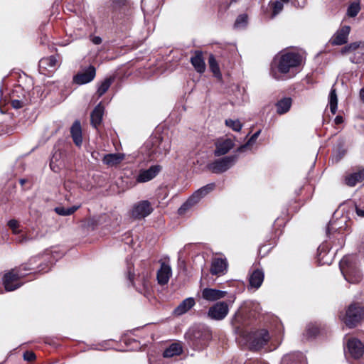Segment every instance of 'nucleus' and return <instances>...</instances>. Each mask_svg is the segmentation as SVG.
I'll return each mask as SVG.
<instances>
[{"mask_svg":"<svg viewBox=\"0 0 364 364\" xmlns=\"http://www.w3.org/2000/svg\"><path fill=\"white\" fill-rule=\"evenodd\" d=\"M304 53L300 51H284L274 59L270 75L277 80H285L295 75V70L301 65Z\"/></svg>","mask_w":364,"mask_h":364,"instance_id":"f257e3e1","label":"nucleus"},{"mask_svg":"<svg viewBox=\"0 0 364 364\" xmlns=\"http://www.w3.org/2000/svg\"><path fill=\"white\" fill-rule=\"evenodd\" d=\"M363 316L364 309L358 303L351 304L345 312H341L339 315L341 320L350 328L355 327L362 321Z\"/></svg>","mask_w":364,"mask_h":364,"instance_id":"f03ea898","label":"nucleus"},{"mask_svg":"<svg viewBox=\"0 0 364 364\" xmlns=\"http://www.w3.org/2000/svg\"><path fill=\"white\" fill-rule=\"evenodd\" d=\"M353 256H346L340 262L341 271L350 283H357L361 279L360 271L353 264Z\"/></svg>","mask_w":364,"mask_h":364,"instance_id":"7ed1b4c3","label":"nucleus"},{"mask_svg":"<svg viewBox=\"0 0 364 364\" xmlns=\"http://www.w3.org/2000/svg\"><path fill=\"white\" fill-rule=\"evenodd\" d=\"M235 296L232 295L228 301H218L209 308L208 316L213 320L220 321L224 319L229 312V306L234 303Z\"/></svg>","mask_w":364,"mask_h":364,"instance_id":"20e7f679","label":"nucleus"},{"mask_svg":"<svg viewBox=\"0 0 364 364\" xmlns=\"http://www.w3.org/2000/svg\"><path fill=\"white\" fill-rule=\"evenodd\" d=\"M215 187V184L214 183H211L207 184L196 191L193 193V194L187 200V201L181 206L179 209V213H181L183 210H186L189 207L198 203L201 198L208 194L210 192L214 190Z\"/></svg>","mask_w":364,"mask_h":364,"instance_id":"39448f33","label":"nucleus"},{"mask_svg":"<svg viewBox=\"0 0 364 364\" xmlns=\"http://www.w3.org/2000/svg\"><path fill=\"white\" fill-rule=\"evenodd\" d=\"M236 160V156H225L208 164L207 168L214 173H221L229 169L235 163Z\"/></svg>","mask_w":364,"mask_h":364,"instance_id":"423d86ee","label":"nucleus"},{"mask_svg":"<svg viewBox=\"0 0 364 364\" xmlns=\"http://www.w3.org/2000/svg\"><path fill=\"white\" fill-rule=\"evenodd\" d=\"M20 270L21 267L19 269H13L4 274L3 284L6 291H14L21 286L18 280L23 277V274L20 272Z\"/></svg>","mask_w":364,"mask_h":364,"instance_id":"0eeeda50","label":"nucleus"},{"mask_svg":"<svg viewBox=\"0 0 364 364\" xmlns=\"http://www.w3.org/2000/svg\"><path fill=\"white\" fill-rule=\"evenodd\" d=\"M153 211V208L149 200H141L135 203L131 210V215L134 219H143L149 215Z\"/></svg>","mask_w":364,"mask_h":364,"instance_id":"6e6552de","label":"nucleus"},{"mask_svg":"<svg viewBox=\"0 0 364 364\" xmlns=\"http://www.w3.org/2000/svg\"><path fill=\"white\" fill-rule=\"evenodd\" d=\"M128 278L139 292L144 295L149 292L151 284L150 275L148 272H143L141 275H139L136 282L133 283V275L131 274V271L129 270Z\"/></svg>","mask_w":364,"mask_h":364,"instance_id":"1a4fd4ad","label":"nucleus"},{"mask_svg":"<svg viewBox=\"0 0 364 364\" xmlns=\"http://www.w3.org/2000/svg\"><path fill=\"white\" fill-rule=\"evenodd\" d=\"M269 339L270 336L267 330L261 329L255 331L250 338V348L254 350H257L266 345Z\"/></svg>","mask_w":364,"mask_h":364,"instance_id":"9d476101","label":"nucleus"},{"mask_svg":"<svg viewBox=\"0 0 364 364\" xmlns=\"http://www.w3.org/2000/svg\"><path fill=\"white\" fill-rule=\"evenodd\" d=\"M347 221L346 216H342L340 218H336V213H334L333 218L329 221L326 228V237L331 238V235H334L336 232H341L346 229V224Z\"/></svg>","mask_w":364,"mask_h":364,"instance_id":"9b49d317","label":"nucleus"},{"mask_svg":"<svg viewBox=\"0 0 364 364\" xmlns=\"http://www.w3.org/2000/svg\"><path fill=\"white\" fill-rule=\"evenodd\" d=\"M60 61L61 60L59 55L41 58L38 65L41 73L46 74V71H55L60 66Z\"/></svg>","mask_w":364,"mask_h":364,"instance_id":"f8f14e48","label":"nucleus"},{"mask_svg":"<svg viewBox=\"0 0 364 364\" xmlns=\"http://www.w3.org/2000/svg\"><path fill=\"white\" fill-rule=\"evenodd\" d=\"M187 336L192 341L193 345L197 348H201L206 345L210 338V334L206 331L196 328L191 330L187 333Z\"/></svg>","mask_w":364,"mask_h":364,"instance_id":"ddd939ff","label":"nucleus"},{"mask_svg":"<svg viewBox=\"0 0 364 364\" xmlns=\"http://www.w3.org/2000/svg\"><path fill=\"white\" fill-rule=\"evenodd\" d=\"M162 170L160 165L156 164L151 166L148 169L140 170L136 178L137 183H146L154 179Z\"/></svg>","mask_w":364,"mask_h":364,"instance_id":"4468645a","label":"nucleus"},{"mask_svg":"<svg viewBox=\"0 0 364 364\" xmlns=\"http://www.w3.org/2000/svg\"><path fill=\"white\" fill-rule=\"evenodd\" d=\"M348 353L354 358H360L364 353V345L358 339L352 338L348 341Z\"/></svg>","mask_w":364,"mask_h":364,"instance_id":"2eb2a0df","label":"nucleus"},{"mask_svg":"<svg viewBox=\"0 0 364 364\" xmlns=\"http://www.w3.org/2000/svg\"><path fill=\"white\" fill-rule=\"evenodd\" d=\"M96 70L94 66L90 65L84 71L77 73L74 77V82L78 85H83L91 82L95 77Z\"/></svg>","mask_w":364,"mask_h":364,"instance_id":"dca6fc26","label":"nucleus"},{"mask_svg":"<svg viewBox=\"0 0 364 364\" xmlns=\"http://www.w3.org/2000/svg\"><path fill=\"white\" fill-rule=\"evenodd\" d=\"M201 294L202 298L208 301H216L225 298L228 295L226 291L212 288H205Z\"/></svg>","mask_w":364,"mask_h":364,"instance_id":"f3484780","label":"nucleus"},{"mask_svg":"<svg viewBox=\"0 0 364 364\" xmlns=\"http://www.w3.org/2000/svg\"><path fill=\"white\" fill-rule=\"evenodd\" d=\"M113 12L129 15L132 8L129 0H110Z\"/></svg>","mask_w":364,"mask_h":364,"instance_id":"a211bd4d","label":"nucleus"},{"mask_svg":"<svg viewBox=\"0 0 364 364\" xmlns=\"http://www.w3.org/2000/svg\"><path fill=\"white\" fill-rule=\"evenodd\" d=\"M228 268L226 259L214 258L211 262L210 273L213 275L224 274Z\"/></svg>","mask_w":364,"mask_h":364,"instance_id":"6ab92c4d","label":"nucleus"},{"mask_svg":"<svg viewBox=\"0 0 364 364\" xmlns=\"http://www.w3.org/2000/svg\"><path fill=\"white\" fill-rule=\"evenodd\" d=\"M172 274L171 268L166 262H161V267L157 272V280L159 284H166Z\"/></svg>","mask_w":364,"mask_h":364,"instance_id":"aec40b11","label":"nucleus"},{"mask_svg":"<svg viewBox=\"0 0 364 364\" xmlns=\"http://www.w3.org/2000/svg\"><path fill=\"white\" fill-rule=\"evenodd\" d=\"M350 31L348 26H342L332 38V43L334 45H343L347 42L348 37Z\"/></svg>","mask_w":364,"mask_h":364,"instance_id":"412c9836","label":"nucleus"},{"mask_svg":"<svg viewBox=\"0 0 364 364\" xmlns=\"http://www.w3.org/2000/svg\"><path fill=\"white\" fill-rule=\"evenodd\" d=\"M234 146L232 139H226L216 144V149L214 154L216 156H220L227 154Z\"/></svg>","mask_w":364,"mask_h":364,"instance_id":"4be33fe9","label":"nucleus"},{"mask_svg":"<svg viewBox=\"0 0 364 364\" xmlns=\"http://www.w3.org/2000/svg\"><path fill=\"white\" fill-rule=\"evenodd\" d=\"M104 106L102 105V103H99L94 110L92 112L90 115V120L92 125L97 128L102 122V117L104 114Z\"/></svg>","mask_w":364,"mask_h":364,"instance_id":"5701e85b","label":"nucleus"},{"mask_svg":"<svg viewBox=\"0 0 364 364\" xmlns=\"http://www.w3.org/2000/svg\"><path fill=\"white\" fill-rule=\"evenodd\" d=\"M124 159V154L121 153L105 154L102 158L103 163L108 166H115Z\"/></svg>","mask_w":364,"mask_h":364,"instance_id":"b1692460","label":"nucleus"},{"mask_svg":"<svg viewBox=\"0 0 364 364\" xmlns=\"http://www.w3.org/2000/svg\"><path fill=\"white\" fill-rule=\"evenodd\" d=\"M70 134L75 144L80 146L82 143V129L80 122L76 120L70 128Z\"/></svg>","mask_w":364,"mask_h":364,"instance_id":"393cba45","label":"nucleus"},{"mask_svg":"<svg viewBox=\"0 0 364 364\" xmlns=\"http://www.w3.org/2000/svg\"><path fill=\"white\" fill-rule=\"evenodd\" d=\"M159 141L157 147L153 151V154L156 155V159L164 157L167 155L171 149V143L169 141H164L156 139Z\"/></svg>","mask_w":364,"mask_h":364,"instance_id":"a878e982","label":"nucleus"},{"mask_svg":"<svg viewBox=\"0 0 364 364\" xmlns=\"http://www.w3.org/2000/svg\"><path fill=\"white\" fill-rule=\"evenodd\" d=\"M264 272L262 269H256L250 274L249 282L252 287L258 289L264 281Z\"/></svg>","mask_w":364,"mask_h":364,"instance_id":"bb28decb","label":"nucleus"},{"mask_svg":"<svg viewBox=\"0 0 364 364\" xmlns=\"http://www.w3.org/2000/svg\"><path fill=\"white\" fill-rule=\"evenodd\" d=\"M196 302L193 298L189 297L184 299L174 310L175 314L181 316L188 311Z\"/></svg>","mask_w":364,"mask_h":364,"instance_id":"cd10ccee","label":"nucleus"},{"mask_svg":"<svg viewBox=\"0 0 364 364\" xmlns=\"http://www.w3.org/2000/svg\"><path fill=\"white\" fill-rule=\"evenodd\" d=\"M191 63L197 72L203 73L205 71V64L200 51L195 53V55L191 58Z\"/></svg>","mask_w":364,"mask_h":364,"instance_id":"c85d7f7f","label":"nucleus"},{"mask_svg":"<svg viewBox=\"0 0 364 364\" xmlns=\"http://www.w3.org/2000/svg\"><path fill=\"white\" fill-rule=\"evenodd\" d=\"M364 180V169L352 173L346 177V183L349 186H355Z\"/></svg>","mask_w":364,"mask_h":364,"instance_id":"c756f323","label":"nucleus"},{"mask_svg":"<svg viewBox=\"0 0 364 364\" xmlns=\"http://www.w3.org/2000/svg\"><path fill=\"white\" fill-rule=\"evenodd\" d=\"M183 351L182 346L180 343H173L171 344L163 353L165 358H171L175 355H180Z\"/></svg>","mask_w":364,"mask_h":364,"instance_id":"7c9ffc66","label":"nucleus"},{"mask_svg":"<svg viewBox=\"0 0 364 364\" xmlns=\"http://www.w3.org/2000/svg\"><path fill=\"white\" fill-rule=\"evenodd\" d=\"M291 106V99L290 97H285L277 103V111L280 114H284L289 110Z\"/></svg>","mask_w":364,"mask_h":364,"instance_id":"2f4dec72","label":"nucleus"},{"mask_svg":"<svg viewBox=\"0 0 364 364\" xmlns=\"http://www.w3.org/2000/svg\"><path fill=\"white\" fill-rule=\"evenodd\" d=\"M80 205H73L70 208H65L63 206H58L55 208L54 210L55 212L62 216H68L73 214L77 210L80 208Z\"/></svg>","mask_w":364,"mask_h":364,"instance_id":"473e14b6","label":"nucleus"},{"mask_svg":"<svg viewBox=\"0 0 364 364\" xmlns=\"http://www.w3.org/2000/svg\"><path fill=\"white\" fill-rule=\"evenodd\" d=\"M328 104L331 112L333 114H336L338 107V98L335 89H331L328 96Z\"/></svg>","mask_w":364,"mask_h":364,"instance_id":"72a5a7b5","label":"nucleus"},{"mask_svg":"<svg viewBox=\"0 0 364 364\" xmlns=\"http://www.w3.org/2000/svg\"><path fill=\"white\" fill-rule=\"evenodd\" d=\"M113 81L114 77H110L105 79L101 82L97 91L99 97L102 96L108 90Z\"/></svg>","mask_w":364,"mask_h":364,"instance_id":"f704fd0d","label":"nucleus"},{"mask_svg":"<svg viewBox=\"0 0 364 364\" xmlns=\"http://www.w3.org/2000/svg\"><path fill=\"white\" fill-rule=\"evenodd\" d=\"M208 64L210 69L213 73L214 75L218 77H221L219 65L213 55H210L209 56Z\"/></svg>","mask_w":364,"mask_h":364,"instance_id":"c9c22d12","label":"nucleus"},{"mask_svg":"<svg viewBox=\"0 0 364 364\" xmlns=\"http://www.w3.org/2000/svg\"><path fill=\"white\" fill-rule=\"evenodd\" d=\"M318 333V327L316 324L309 323L306 326V333L304 336L308 338H314Z\"/></svg>","mask_w":364,"mask_h":364,"instance_id":"e433bc0d","label":"nucleus"},{"mask_svg":"<svg viewBox=\"0 0 364 364\" xmlns=\"http://www.w3.org/2000/svg\"><path fill=\"white\" fill-rule=\"evenodd\" d=\"M360 10V4L357 2L352 3L347 9V15L350 17H355Z\"/></svg>","mask_w":364,"mask_h":364,"instance_id":"4c0bfd02","label":"nucleus"},{"mask_svg":"<svg viewBox=\"0 0 364 364\" xmlns=\"http://www.w3.org/2000/svg\"><path fill=\"white\" fill-rule=\"evenodd\" d=\"M225 124L235 132H240L242 127V123L238 119H226Z\"/></svg>","mask_w":364,"mask_h":364,"instance_id":"58836bf2","label":"nucleus"},{"mask_svg":"<svg viewBox=\"0 0 364 364\" xmlns=\"http://www.w3.org/2000/svg\"><path fill=\"white\" fill-rule=\"evenodd\" d=\"M360 45H361V42L352 43L343 47L341 50V53L346 54V53H349L353 51H355V50L358 49L360 47Z\"/></svg>","mask_w":364,"mask_h":364,"instance_id":"ea45409f","label":"nucleus"},{"mask_svg":"<svg viewBox=\"0 0 364 364\" xmlns=\"http://www.w3.org/2000/svg\"><path fill=\"white\" fill-rule=\"evenodd\" d=\"M360 45H361V42L352 43L343 47L341 50V53L346 54V53H349L353 51H355V50L358 49L360 47Z\"/></svg>","mask_w":364,"mask_h":364,"instance_id":"a19ab883","label":"nucleus"},{"mask_svg":"<svg viewBox=\"0 0 364 364\" xmlns=\"http://www.w3.org/2000/svg\"><path fill=\"white\" fill-rule=\"evenodd\" d=\"M283 4L280 1H276L272 3V18L276 16L278 14H279L283 9Z\"/></svg>","mask_w":364,"mask_h":364,"instance_id":"79ce46f5","label":"nucleus"},{"mask_svg":"<svg viewBox=\"0 0 364 364\" xmlns=\"http://www.w3.org/2000/svg\"><path fill=\"white\" fill-rule=\"evenodd\" d=\"M247 21V16L245 14H242L237 16L235 22V27L236 28H240L244 26Z\"/></svg>","mask_w":364,"mask_h":364,"instance_id":"37998d69","label":"nucleus"},{"mask_svg":"<svg viewBox=\"0 0 364 364\" xmlns=\"http://www.w3.org/2000/svg\"><path fill=\"white\" fill-rule=\"evenodd\" d=\"M259 134H260V130H259V131H258V132H255V134H254L250 137V139L248 140V141H247L245 145H243V146H240V147L239 148V150H240V151H242V150H243L244 149H245L247 146L252 145V144L255 141V140L257 139V137L259 136Z\"/></svg>","mask_w":364,"mask_h":364,"instance_id":"c03bdc74","label":"nucleus"},{"mask_svg":"<svg viewBox=\"0 0 364 364\" xmlns=\"http://www.w3.org/2000/svg\"><path fill=\"white\" fill-rule=\"evenodd\" d=\"M18 222L16 220L12 219L8 222V226L12 229L14 233H18L17 228H18Z\"/></svg>","mask_w":364,"mask_h":364,"instance_id":"a18cd8bd","label":"nucleus"},{"mask_svg":"<svg viewBox=\"0 0 364 364\" xmlns=\"http://www.w3.org/2000/svg\"><path fill=\"white\" fill-rule=\"evenodd\" d=\"M11 104L14 109H19L23 107L25 103L23 100H12Z\"/></svg>","mask_w":364,"mask_h":364,"instance_id":"49530a36","label":"nucleus"},{"mask_svg":"<svg viewBox=\"0 0 364 364\" xmlns=\"http://www.w3.org/2000/svg\"><path fill=\"white\" fill-rule=\"evenodd\" d=\"M23 358L26 360L31 361V360H33L35 359L36 355H35V354L33 352L26 351L23 354Z\"/></svg>","mask_w":364,"mask_h":364,"instance_id":"de8ad7c7","label":"nucleus"},{"mask_svg":"<svg viewBox=\"0 0 364 364\" xmlns=\"http://www.w3.org/2000/svg\"><path fill=\"white\" fill-rule=\"evenodd\" d=\"M355 211L358 216L364 218V205L361 206L360 205L355 206Z\"/></svg>","mask_w":364,"mask_h":364,"instance_id":"09e8293b","label":"nucleus"},{"mask_svg":"<svg viewBox=\"0 0 364 364\" xmlns=\"http://www.w3.org/2000/svg\"><path fill=\"white\" fill-rule=\"evenodd\" d=\"M92 41L95 45H99L102 43V38L99 36H95L92 38Z\"/></svg>","mask_w":364,"mask_h":364,"instance_id":"8fccbe9b","label":"nucleus"},{"mask_svg":"<svg viewBox=\"0 0 364 364\" xmlns=\"http://www.w3.org/2000/svg\"><path fill=\"white\" fill-rule=\"evenodd\" d=\"M334 122H335V124H340L343 123V117L339 116V115L336 116L334 119Z\"/></svg>","mask_w":364,"mask_h":364,"instance_id":"3c124183","label":"nucleus"},{"mask_svg":"<svg viewBox=\"0 0 364 364\" xmlns=\"http://www.w3.org/2000/svg\"><path fill=\"white\" fill-rule=\"evenodd\" d=\"M291 358V355H287L282 359V364H288L289 360Z\"/></svg>","mask_w":364,"mask_h":364,"instance_id":"603ef678","label":"nucleus"},{"mask_svg":"<svg viewBox=\"0 0 364 364\" xmlns=\"http://www.w3.org/2000/svg\"><path fill=\"white\" fill-rule=\"evenodd\" d=\"M360 98L361 101L364 103V87H363L360 90Z\"/></svg>","mask_w":364,"mask_h":364,"instance_id":"864d4df0","label":"nucleus"},{"mask_svg":"<svg viewBox=\"0 0 364 364\" xmlns=\"http://www.w3.org/2000/svg\"><path fill=\"white\" fill-rule=\"evenodd\" d=\"M324 247H325L326 250H330V248H331L330 245H329L328 244H327V242H326V241H325V242H323V248L324 249Z\"/></svg>","mask_w":364,"mask_h":364,"instance_id":"5fc2aeb1","label":"nucleus"},{"mask_svg":"<svg viewBox=\"0 0 364 364\" xmlns=\"http://www.w3.org/2000/svg\"><path fill=\"white\" fill-rule=\"evenodd\" d=\"M98 154H99L98 152H92V157L95 159H97V155H98Z\"/></svg>","mask_w":364,"mask_h":364,"instance_id":"6e6d98bb","label":"nucleus"},{"mask_svg":"<svg viewBox=\"0 0 364 364\" xmlns=\"http://www.w3.org/2000/svg\"><path fill=\"white\" fill-rule=\"evenodd\" d=\"M21 183L23 185L24 184V183L26 182V181L24 179H21L20 181Z\"/></svg>","mask_w":364,"mask_h":364,"instance_id":"4d7b16f0","label":"nucleus"},{"mask_svg":"<svg viewBox=\"0 0 364 364\" xmlns=\"http://www.w3.org/2000/svg\"><path fill=\"white\" fill-rule=\"evenodd\" d=\"M360 47H361V49L364 50V42L361 43Z\"/></svg>","mask_w":364,"mask_h":364,"instance_id":"13d9d810","label":"nucleus"},{"mask_svg":"<svg viewBox=\"0 0 364 364\" xmlns=\"http://www.w3.org/2000/svg\"><path fill=\"white\" fill-rule=\"evenodd\" d=\"M53 159H52V160H51V162H50V165L51 168H53Z\"/></svg>","mask_w":364,"mask_h":364,"instance_id":"bf43d9fd","label":"nucleus"},{"mask_svg":"<svg viewBox=\"0 0 364 364\" xmlns=\"http://www.w3.org/2000/svg\"><path fill=\"white\" fill-rule=\"evenodd\" d=\"M26 240H27V239H26V237H25L22 240H20V242H22L23 241H26Z\"/></svg>","mask_w":364,"mask_h":364,"instance_id":"052dcab7","label":"nucleus"}]
</instances>
